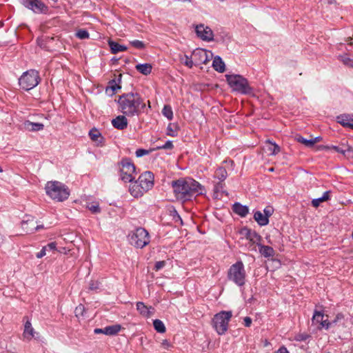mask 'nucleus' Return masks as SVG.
<instances>
[{
	"label": "nucleus",
	"instance_id": "20",
	"mask_svg": "<svg viewBox=\"0 0 353 353\" xmlns=\"http://www.w3.org/2000/svg\"><path fill=\"white\" fill-rule=\"evenodd\" d=\"M129 191L130 194L135 198L140 197L146 192L145 190H143V188L137 181L131 183Z\"/></svg>",
	"mask_w": 353,
	"mask_h": 353
},
{
	"label": "nucleus",
	"instance_id": "55",
	"mask_svg": "<svg viewBox=\"0 0 353 353\" xmlns=\"http://www.w3.org/2000/svg\"><path fill=\"white\" fill-rule=\"evenodd\" d=\"M46 252L47 251L45 250V248H43L37 254L36 256L38 259H41L46 254Z\"/></svg>",
	"mask_w": 353,
	"mask_h": 353
},
{
	"label": "nucleus",
	"instance_id": "28",
	"mask_svg": "<svg viewBox=\"0 0 353 353\" xmlns=\"http://www.w3.org/2000/svg\"><path fill=\"white\" fill-rule=\"evenodd\" d=\"M254 219L261 226L266 225L269 223V219L260 211H256L254 213Z\"/></svg>",
	"mask_w": 353,
	"mask_h": 353
},
{
	"label": "nucleus",
	"instance_id": "12",
	"mask_svg": "<svg viewBox=\"0 0 353 353\" xmlns=\"http://www.w3.org/2000/svg\"><path fill=\"white\" fill-rule=\"evenodd\" d=\"M240 234L243 236H244L247 240L249 241L250 243V250H256L255 247L253 245L254 244H256L258 245L260 243L261 241V236L259 234H258L255 231L248 229L247 228H243L241 230Z\"/></svg>",
	"mask_w": 353,
	"mask_h": 353
},
{
	"label": "nucleus",
	"instance_id": "14",
	"mask_svg": "<svg viewBox=\"0 0 353 353\" xmlns=\"http://www.w3.org/2000/svg\"><path fill=\"white\" fill-rule=\"evenodd\" d=\"M197 36L203 41H212L213 39V32L208 26L203 24L197 25L195 28Z\"/></svg>",
	"mask_w": 353,
	"mask_h": 353
},
{
	"label": "nucleus",
	"instance_id": "46",
	"mask_svg": "<svg viewBox=\"0 0 353 353\" xmlns=\"http://www.w3.org/2000/svg\"><path fill=\"white\" fill-rule=\"evenodd\" d=\"M167 134L171 137H176L177 135L176 131L173 128V125L170 123L167 128Z\"/></svg>",
	"mask_w": 353,
	"mask_h": 353
},
{
	"label": "nucleus",
	"instance_id": "63",
	"mask_svg": "<svg viewBox=\"0 0 353 353\" xmlns=\"http://www.w3.org/2000/svg\"><path fill=\"white\" fill-rule=\"evenodd\" d=\"M269 171H270V172H273V171H274V168H270V169H269Z\"/></svg>",
	"mask_w": 353,
	"mask_h": 353
},
{
	"label": "nucleus",
	"instance_id": "19",
	"mask_svg": "<svg viewBox=\"0 0 353 353\" xmlns=\"http://www.w3.org/2000/svg\"><path fill=\"white\" fill-rule=\"evenodd\" d=\"M336 121L343 127L353 129V115L341 114L336 117Z\"/></svg>",
	"mask_w": 353,
	"mask_h": 353
},
{
	"label": "nucleus",
	"instance_id": "52",
	"mask_svg": "<svg viewBox=\"0 0 353 353\" xmlns=\"http://www.w3.org/2000/svg\"><path fill=\"white\" fill-rule=\"evenodd\" d=\"M84 310V307L82 305H79L75 309L76 316H78L79 315H83V312Z\"/></svg>",
	"mask_w": 353,
	"mask_h": 353
},
{
	"label": "nucleus",
	"instance_id": "47",
	"mask_svg": "<svg viewBox=\"0 0 353 353\" xmlns=\"http://www.w3.org/2000/svg\"><path fill=\"white\" fill-rule=\"evenodd\" d=\"M100 283L97 281H92L89 284V289L91 290H95L99 288Z\"/></svg>",
	"mask_w": 353,
	"mask_h": 353
},
{
	"label": "nucleus",
	"instance_id": "44",
	"mask_svg": "<svg viewBox=\"0 0 353 353\" xmlns=\"http://www.w3.org/2000/svg\"><path fill=\"white\" fill-rule=\"evenodd\" d=\"M172 148H173L172 142L171 141H168L165 142V143L164 145H161V146H157V150H161V149L170 150V149H172Z\"/></svg>",
	"mask_w": 353,
	"mask_h": 353
},
{
	"label": "nucleus",
	"instance_id": "56",
	"mask_svg": "<svg viewBox=\"0 0 353 353\" xmlns=\"http://www.w3.org/2000/svg\"><path fill=\"white\" fill-rule=\"evenodd\" d=\"M309 337V335L307 334H299L298 336H297V340L298 341H305L308 339Z\"/></svg>",
	"mask_w": 353,
	"mask_h": 353
},
{
	"label": "nucleus",
	"instance_id": "27",
	"mask_svg": "<svg viewBox=\"0 0 353 353\" xmlns=\"http://www.w3.org/2000/svg\"><path fill=\"white\" fill-rule=\"evenodd\" d=\"M259 248V252L264 257H270L274 255V250L272 248L268 245H263L261 243L258 245Z\"/></svg>",
	"mask_w": 353,
	"mask_h": 353
},
{
	"label": "nucleus",
	"instance_id": "33",
	"mask_svg": "<svg viewBox=\"0 0 353 353\" xmlns=\"http://www.w3.org/2000/svg\"><path fill=\"white\" fill-rule=\"evenodd\" d=\"M326 148H332L336 152L341 153L343 154H345L346 153L352 151V148L349 145H345L344 144H342V147L332 145L330 147L327 146Z\"/></svg>",
	"mask_w": 353,
	"mask_h": 353
},
{
	"label": "nucleus",
	"instance_id": "41",
	"mask_svg": "<svg viewBox=\"0 0 353 353\" xmlns=\"http://www.w3.org/2000/svg\"><path fill=\"white\" fill-rule=\"evenodd\" d=\"M298 142L303 143L307 147H312V139H306L302 137H297L296 138Z\"/></svg>",
	"mask_w": 353,
	"mask_h": 353
},
{
	"label": "nucleus",
	"instance_id": "58",
	"mask_svg": "<svg viewBox=\"0 0 353 353\" xmlns=\"http://www.w3.org/2000/svg\"><path fill=\"white\" fill-rule=\"evenodd\" d=\"M275 353H289L288 350L285 347H280Z\"/></svg>",
	"mask_w": 353,
	"mask_h": 353
},
{
	"label": "nucleus",
	"instance_id": "22",
	"mask_svg": "<svg viewBox=\"0 0 353 353\" xmlns=\"http://www.w3.org/2000/svg\"><path fill=\"white\" fill-rule=\"evenodd\" d=\"M119 83L117 82V80L112 79L109 81L108 85L106 88V92L110 94V95L114 94L117 90H120L121 88V85H119L121 79V74H119Z\"/></svg>",
	"mask_w": 353,
	"mask_h": 353
},
{
	"label": "nucleus",
	"instance_id": "34",
	"mask_svg": "<svg viewBox=\"0 0 353 353\" xmlns=\"http://www.w3.org/2000/svg\"><path fill=\"white\" fill-rule=\"evenodd\" d=\"M214 176L219 181L223 182L228 176L226 170L222 167L219 168L215 172Z\"/></svg>",
	"mask_w": 353,
	"mask_h": 353
},
{
	"label": "nucleus",
	"instance_id": "2",
	"mask_svg": "<svg viewBox=\"0 0 353 353\" xmlns=\"http://www.w3.org/2000/svg\"><path fill=\"white\" fill-rule=\"evenodd\" d=\"M119 109L127 117L139 116L145 108L144 99L137 92H128L119 96Z\"/></svg>",
	"mask_w": 353,
	"mask_h": 353
},
{
	"label": "nucleus",
	"instance_id": "38",
	"mask_svg": "<svg viewBox=\"0 0 353 353\" xmlns=\"http://www.w3.org/2000/svg\"><path fill=\"white\" fill-rule=\"evenodd\" d=\"M27 127L32 131H39L43 129V124L41 123L28 122L26 124Z\"/></svg>",
	"mask_w": 353,
	"mask_h": 353
},
{
	"label": "nucleus",
	"instance_id": "64",
	"mask_svg": "<svg viewBox=\"0 0 353 353\" xmlns=\"http://www.w3.org/2000/svg\"><path fill=\"white\" fill-rule=\"evenodd\" d=\"M148 108H150V101H148Z\"/></svg>",
	"mask_w": 353,
	"mask_h": 353
},
{
	"label": "nucleus",
	"instance_id": "48",
	"mask_svg": "<svg viewBox=\"0 0 353 353\" xmlns=\"http://www.w3.org/2000/svg\"><path fill=\"white\" fill-rule=\"evenodd\" d=\"M46 251H54L56 250L57 243L55 242H51L43 247Z\"/></svg>",
	"mask_w": 353,
	"mask_h": 353
},
{
	"label": "nucleus",
	"instance_id": "6",
	"mask_svg": "<svg viewBox=\"0 0 353 353\" xmlns=\"http://www.w3.org/2000/svg\"><path fill=\"white\" fill-rule=\"evenodd\" d=\"M245 271L242 261H237L232 265L228 272V278L238 286H243L245 283Z\"/></svg>",
	"mask_w": 353,
	"mask_h": 353
},
{
	"label": "nucleus",
	"instance_id": "42",
	"mask_svg": "<svg viewBox=\"0 0 353 353\" xmlns=\"http://www.w3.org/2000/svg\"><path fill=\"white\" fill-rule=\"evenodd\" d=\"M76 36L79 39H85L89 37V33L87 30L81 29L77 32Z\"/></svg>",
	"mask_w": 353,
	"mask_h": 353
},
{
	"label": "nucleus",
	"instance_id": "7",
	"mask_svg": "<svg viewBox=\"0 0 353 353\" xmlns=\"http://www.w3.org/2000/svg\"><path fill=\"white\" fill-rule=\"evenodd\" d=\"M232 316L231 311H221L214 316L212 325L218 334L223 335L226 332Z\"/></svg>",
	"mask_w": 353,
	"mask_h": 353
},
{
	"label": "nucleus",
	"instance_id": "16",
	"mask_svg": "<svg viewBox=\"0 0 353 353\" xmlns=\"http://www.w3.org/2000/svg\"><path fill=\"white\" fill-rule=\"evenodd\" d=\"M345 325L344 323V316L343 314L339 313L338 314L334 320L331 321L325 322V329L328 330L330 328H336L343 327Z\"/></svg>",
	"mask_w": 353,
	"mask_h": 353
},
{
	"label": "nucleus",
	"instance_id": "60",
	"mask_svg": "<svg viewBox=\"0 0 353 353\" xmlns=\"http://www.w3.org/2000/svg\"><path fill=\"white\" fill-rule=\"evenodd\" d=\"M94 332L95 334H105V327L103 328V329H101V328H96L94 330Z\"/></svg>",
	"mask_w": 353,
	"mask_h": 353
},
{
	"label": "nucleus",
	"instance_id": "1",
	"mask_svg": "<svg viewBox=\"0 0 353 353\" xmlns=\"http://www.w3.org/2000/svg\"><path fill=\"white\" fill-rule=\"evenodd\" d=\"M172 186L176 197L185 201L192 197L202 194L205 190L199 182L191 179H180L172 182Z\"/></svg>",
	"mask_w": 353,
	"mask_h": 353
},
{
	"label": "nucleus",
	"instance_id": "25",
	"mask_svg": "<svg viewBox=\"0 0 353 353\" xmlns=\"http://www.w3.org/2000/svg\"><path fill=\"white\" fill-rule=\"evenodd\" d=\"M108 45L112 54H117L119 52L125 51L128 48L125 46L121 45L114 41L109 40Z\"/></svg>",
	"mask_w": 353,
	"mask_h": 353
},
{
	"label": "nucleus",
	"instance_id": "37",
	"mask_svg": "<svg viewBox=\"0 0 353 353\" xmlns=\"http://www.w3.org/2000/svg\"><path fill=\"white\" fill-rule=\"evenodd\" d=\"M339 60L345 65L353 68V59L347 54L339 56Z\"/></svg>",
	"mask_w": 353,
	"mask_h": 353
},
{
	"label": "nucleus",
	"instance_id": "10",
	"mask_svg": "<svg viewBox=\"0 0 353 353\" xmlns=\"http://www.w3.org/2000/svg\"><path fill=\"white\" fill-rule=\"evenodd\" d=\"M192 57L195 65L201 64H206L212 58V53L210 51H207L202 48L195 49L192 53Z\"/></svg>",
	"mask_w": 353,
	"mask_h": 353
},
{
	"label": "nucleus",
	"instance_id": "15",
	"mask_svg": "<svg viewBox=\"0 0 353 353\" xmlns=\"http://www.w3.org/2000/svg\"><path fill=\"white\" fill-rule=\"evenodd\" d=\"M21 227L27 233H33L43 228L42 225H37V222L32 217H28L26 220H23L21 222Z\"/></svg>",
	"mask_w": 353,
	"mask_h": 353
},
{
	"label": "nucleus",
	"instance_id": "40",
	"mask_svg": "<svg viewBox=\"0 0 353 353\" xmlns=\"http://www.w3.org/2000/svg\"><path fill=\"white\" fill-rule=\"evenodd\" d=\"M89 136L90 139L94 141H98L99 139L101 138V133L97 129H92L89 132Z\"/></svg>",
	"mask_w": 353,
	"mask_h": 353
},
{
	"label": "nucleus",
	"instance_id": "49",
	"mask_svg": "<svg viewBox=\"0 0 353 353\" xmlns=\"http://www.w3.org/2000/svg\"><path fill=\"white\" fill-rule=\"evenodd\" d=\"M150 153L149 150H144V149H138L136 151V156L137 157H141L144 155L148 154Z\"/></svg>",
	"mask_w": 353,
	"mask_h": 353
},
{
	"label": "nucleus",
	"instance_id": "51",
	"mask_svg": "<svg viewBox=\"0 0 353 353\" xmlns=\"http://www.w3.org/2000/svg\"><path fill=\"white\" fill-rule=\"evenodd\" d=\"M273 209L271 207H266L263 210L264 215L269 219V217L271 216V215L273 213Z\"/></svg>",
	"mask_w": 353,
	"mask_h": 353
},
{
	"label": "nucleus",
	"instance_id": "29",
	"mask_svg": "<svg viewBox=\"0 0 353 353\" xmlns=\"http://www.w3.org/2000/svg\"><path fill=\"white\" fill-rule=\"evenodd\" d=\"M331 191H326L323 193L321 197L314 199L312 201V205L314 208H318L320 205L321 203L327 201L330 198Z\"/></svg>",
	"mask_w": 353,
	"mask_h": 353
},
{
	"label": "nucleus",
	"instance_id": "43",
	"mask_svg": "<svg viewBox=\"0 0 353 353\" xmlns=\"http://www.w3.org/2000/svg\"><path fill=\"white\" fill-rule=\"evenodd\" d=\"M130 44L137 49H143L145 48V44L139 40H133L131 41Z\"/></svg>",
	"mask_w": 353,
	"mask_h": 353
},
{
	"label": "nucleus",
	"instance_id": "5",
	"mask_svg": "<svg viewBox=\"0 0 353 353\" xmlns=\"http://www.w3.org/2000/svg\"><path fill=\"white\" fill-rule=\"evenodd\" d=\"M128 238L130 245L137 248H143L150 242L149 233L143 228H138L131 231Z\"/></svg>",
	"mask_w": 353,
	"mask_h": 353
},
{
	"label": "nucleus",
	"instance_id": "11",
	"mask_svg": "<svg viewBox=\"0 0 353 353\" xmlns=\"http://www.w3.org/2000/svg\"><path fill=\"white\" fill-rule=\"evenodd\" d=\"M23 4L36 14H46L48 8L39 0H23Z\"/></svg>",
	"mask_w": 353,
	"mask_h": 353
},
{
	"label": "nucleus",
	"instance_id": "18",
	"mask_svg": "<svg viewBox=\"0 0 353 353\" xmlns=\"http://www.w3.org/2000/svg\"><path fill=\"white\" fill-rule=\"evenodd\" d=\"M126 116L123 114V115H119L115 119L112 120V125L118 129V130H124L128 126V119L125 117Z\"/></svg>",
	"mask_w": 353,
	"mask_h": 353
},
{
	"label": "nucleus",
	"instance_id": "17",
	"mask_svg": "<svg viewBox=\"0 0 353 353\" xmlns=\"http://www.w3.org/2000/svg\"><path fill=\"white\" fill-rule=\"evenodd\" d=\"M137 310L141 316L145 318L150 317L154 312V307L152 306L148 307L141 301L137 303Z\"/></svg>",
	"mask_w": 353,
	"mask_h": 353
},
{
	"label": "nucleus",
	"instance_id": "3",
	"mask_svg": "<svg viewBox=\"0 0 353 353\" xmlns=\"http://www.w3.org/2000/svg\"><path fill=\"white\" fill-rule=\"evenodd\" d=\"M45 190L46 194L50 199L59 202L66 200L70 195L68 188L57 181L47 182Z\"/></svg>",
	"mask_w": 353,
	"mask_h": 353
},
{
	"label": "nucleus",
	"instance_id": "36",
	"mask_svg": "<svg viewBox=\"0 0 353 353\" xmlns=\"http://www.w3.org/2000/svg\"><path fill=\"white\" fill-rule=\"evenodd\" d=\"M153 325L154 329L159 333H163L165 332V327L163 323L159 319H155L153 321Z\"/></svg>",
	"mask_w": 353,
	"mask_h": 353
},
{
	"label": "nucleus",
	"instance_id": "32",
	"mask_svg": "<svg viewBox=\"0 0 353 353\" xmlns=\"http://www.w3.org/2000/svg\"><path fill=\"white\" fill-rule=\"evenodd\" d=\"M121 329L119 324H115L105 327V334L112 336L117 334Z\"/></svg>",
	"mask_w": 353,
	"mask_h": 353
},
{
	"label": "nucleus",
	"instance_id": "35",
	"mask_svg": "<svg viewBox=\"0 0 353 353\" xmlns=\"http://www.w3.org/2000/svg\"><path fill=\"white\" fill-rule=\"evenodd\" d=\"M179 60L181 63H183L185 65L188 67L189 68H192L194 65V60L192 59V55L188 57V55L180 56Z\"/></svg>",
	"mask_w": 353,
	"mask_h": 353
},
{
	"label": "nucleus",
	"instance_id": "26",
	"mask_svg": "<svg viewBox=\"0 0 353 353\" xmlns=\"http://www.w3.org/2000/svg\"><path fill=\"white\" fill-rule=\"evenodd\" d=\"M212 67L216 71L219 72H223L225 69L224 62L223 61L222 59L219 56H216L214 58L212 62Z\"/></svg>",
	"mask_w": 353,
	"mask_h": 353
},
{
	"label": "nucleus",
	"instance_id": "4",
	"mask_svg": "<svg viewBox=\"0 0 353 353\" xmlns=\"http://www.w3.org/2000/svg\"><path fill=\"white\" fill-rule=\"evenodd\" d=\"M226 80L233 91L248 94L252 92L248 80L239 74H226Z\"/></svg>",
	"mask_w": 353,
	"mask_h": 353
},
{
	"label": "nucleus",
	"instance_id": "61",
	"mask_svg": "<svg viewBox=\"0 0 353 353\" xmlns=\"http://www.w3.org/2000/svg\"><path fill=\"white\" fill-rule=\"evenodd\" d=\"M321 138L320 137H316L314 139H312V145H314L316 143H318L321 141Z\"/></svg>",
	"mask_w": 353,
	"mask_h": 353
},
{
	"label": "nucleus",
	"instance_id": "23",
	"mask_svg": "<svg viewBox=\"0 0 353 353\" xmlns=\"http://www.w3.org/2000/svg\"><path fill=\"white\" fill-rule=\"evenodd\" d=\"M36 334L34 329L32 327L31 323L27 321L24 325V331L23 336L25 339L30 341L34 337Z\"/></svg>",
	"mask_w": 353,
	"mask_h": 353
},
{
	"label": "nucleus",
	"instance_id": "62",
	"mask_svg": "<svg viewBox=\"0 0 353 353\" xmlns=\"http://www.w3.org/2000/svg\"><path fill=\"white\" fill-rule=\"evenodd\" d=\"M3 243V236L0 234V245Z\"/></svg>",
	"mask_w": 353,
	"mask_h": 353
},
{
	"label": "nucleus",
	"instance_id": "24",
	"mask_svg": "<svg viewBox=\"0 0 353 353\" xmlns=\"http://www.w3.org/2000/svg\"><path fill=\"white\" fill-rule=\"evenodd\" d=\"M233 211L242 217H245L249 212V209L246 205H243L239 203H235L233 205Z\"/></svg>",
	"mask_w": 353,
	"mask_h": 353
},
{
	"label": "nucleus",
	"instance_id": "21",
	"mask_svg": "<svg viewBox=\"0 0 353 353\" xmlns=\"http://www.w3.org/2000/svg\"><path fill=\"white\" fill-rule=\"evenodd\" d=\"M324 315L321 312L315 311L312 319V323L319 324V329L325 328V322H327V319L324 320Z\"/></svg>",
	"mask_w": 353,
	"mask_h": 353
},
{
	"label": "nucleus",
	"instance_id": "50",
	"mask_svg": "<svg viewBox=\"0 0 353 353\" xmlns=\"http://www.w3.org/2000/svg\"><path fill=\"white\" fill-rule=\"evenodd\" d=\"M165 265V261H157L155 263L154 270L156 271H158V270L162 269Z\"/></svg>",
	"mask_w": 353,
	"mask_h": 353
},
{
	"label": "nucleus",
	"instance_id": "31",
	"mask_svg": "<svg viewBox=\"0 0 353 353\" xmlns=\"http://www.w3.org/2000/svg\"><path fill=\"white\" fill-rule=\"evenodd\" d=\"M266 147L267 150L270 152V155H276L281 150L280 147L277 144L272 143L270 140L266 141Z\"/></svg>",
	"mask_w": 353,
	"mask_h": 353
},
{
	"label": "nucleus",
	"instance_id": "57",
	"mask_svg": "<svg viewBox=\"0 0 353 353\" xmlns=\"http://www.w3.org/2000/svg\"><path fill=\"white\" fill-rule=\"evenodd\" d=\"M173 216H174V219H175L176 221H180L181 222H182V219H181V216L178 214V213L176 210H174Z\"/></svg>",
	"mask_w": 353,
	"mask_h": 353
},
{
	"label": "nucleus",
	"instance_id": "39",
	"mask_svg": "<svg viewBox=\"0 0 353 353\" xmlns=\"http://www.w3.org/2000/svg\"><path fill=\"white\" fill-rule=\"evenodd\" d=\"M162 113L163 116L168 118L169 120L172 119L173 112L172 108L170 105H165L163 108Z\"/></svg>",
	"mask_w": 353,
	"mask_h": 353
},
{
	"label": "nucleus",
	"instance_id": "59",
	"mask_svg": "<svg viewBox=\"0 0 353 353\" xmlns=\"http://www.w3.org/2000/svg\"><path fill=\"white\" fill-rule=\"evenodd\" d=\"M161 345L165 349H168L170 347V343L167 340H163Z\"/></svg>",
	"mask_w": 353,
	"mask_h": 353
},
{
	"label": "nucleus",
	"instance_id": "9",
	"mask_svg": "<svg viewBox=\"0 0 353 353\" xmlns=\"http://www.w3.org/2000/svg\"><path fill=\"white\" fill-rule=\"evenodd\" d=\"M121 179L125 183L132 182L135 178L134 165L129 159H123L121 162Z\"/></svg>",
	"mask_w": 353,
	"mask_h": 353
},
{
	"label": "nucleus",
	"instance_id": "8",
	"mask_svg": "<svg viewBox=\"0 0 353 353\" xmlns=\"http://www.w3.org/2000/svg\"><path fill=\"white\" fill-rule=\"evenodd\" d=\"M40 81L39 72L30 70L24 72L19 79L20 86L25 90H30L36 87Z\"/></svg>",
	"mask_w": 353,
	"mask_h": 353
},
{
	"label": "nucleus",
	"instance_id": "54",
	"mask_svg": "<svg viewBox=\"0 0 353 353\" xmlns=\"http://www.w3.org/2000/svg\"><path fill=\"white\" fill-rule=\"evenodd\" d=\"M244 321V325L245 327H250L252 324V319L249 316H246L243 319Z\"/></svg>",
	"mask_w": 353,
	"mask_h": 353
},
{
	"label": "nucleus",
	"instance_id": "30",
	"mask_svg": "<svg viewBox=\"0 0 353 353\" xmlns=\"http://www.w3.org/2000/svg\"><path fill=\"white\" fill-rule=\"evenodd\" d=\"M135 68L137 71H139L140 73L148 75L151 73L152 72V65L150 63H143V64H137L135 66Z\"/></svg>",
	"mask_w": 353,
	"mask_h": 353
},
{
	"label": "nucleus",
	"instance_id": "13",
	"mask_svg": "<svg viewBox=\"0 0 353 353\" xmlns=\"http://www.w3.org/2000/svg\"><path fill=\"white\" fill-rule=\"evenodd\" d=\"M143 188V190L148 191L154 185V176L151 172L146 171L141 174L137 181Z\"/></svg>",
	"mask_w": 353,
	"mask_h": 353
},
{
	"label": "nucleus",
	"instance_id": "53",
	"mask_svg": "<svg viewBox=\"0 0 353 353\" xmlns=\"http://www.w3.org/2000/svg\"><path fill=\"white\" fill-rule=\"evenodd\" d=\"M223 188V182H218L216 184L214 185V192H221L222 191V189Z\"/></svg>",
	"mask_w": 353,
	"mask_h": 353
},
{
	"label": "nucleus",
	"instance_id": "45",
	"mask_svg": "<svg viewBox=\"0 0 353 353\" xmlns=\"http://www.w3.org/2000/svg\"><path fill=\"white\" fill-rule=\"evenodd\" d=\"M88 208L92 213H99L101 211L97 203L88 205Z\"/></svg>",
	"mask_w": 353,
	"mask_h": 353
}]
</instances>
